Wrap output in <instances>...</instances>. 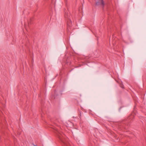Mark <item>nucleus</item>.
<instances>
[{"mask_svg": "<svg viewBox=\"0 0 146 146\" xmlns=\"http://www.w3.org/2000/svg\"><path fill=\"white\" fill-rule=\"evenodd\" d=\"M58 137H59V139H60V140L62 141L64 143L65 145V146H69V145L68 143H66L63 141V140L62 138L61 137V135L60 134H59L58 135Z\"/></svg>", "mask_w": 146, "mask_h": 146, "instance_id": "nucleus-1", "label": "nucleus"}, {"mask_svg": "<svg viewBox=\"0 0 146 146\" xmlns=\"http://www.w3.org/2000/svg\"><path fill=\"white\" fill-rule=\"evenodd\" d=\"M96 4L97 5L101 4L103 7L104 5V3L103 0H99L96 3Z\"/></svg>", "mask_w": 146, "mask_h": 146, "instance_id": "nucleus-2", "label": "nucleus"}, {"mask_svg": "<svg viewBox=\"0 0 146 146\" xmlns=\"http://www.w3.org/2000/svg\"><path fill=\"white\" fill-rule=\"evenodd\" d=\"M65 18H67L68 19H70V18L68 16V15L67 14L65 13L64 15Z\"/></svg>", "mask_w": 146, "mask_h": 146, "instance_id": "nucleus-3", "label": "nucleus"}, {"mask_svg": "<svg viewBox=\"0 0 146 146\" xmlns=\"http://www.w3.org/2000/svg\"><path fill=\"white\" fill-rule=\"evenodd\" d=\"M121 87L122 88H124V87H123V86H121Z\"/></svg>", "mask_w": 146, "mask_h": 146, "instance_id": "nucleus-4", "label": "nucleus"}, {"mask_svg": "<svg viewBox=\"0 0 146 146\" xmlns=\"http://www.w3.org/2000/svg\"><path fill=\"white\" fill-rule=\"evenodd\" d=\"M34 146H37L36 145H34Z\"/></svg>", "mask_w": 146, "mask_h": 146, "instance_id": "nucleus-5", "label": "nucleus"}]
</instances>
